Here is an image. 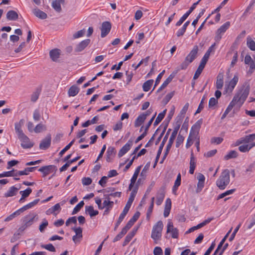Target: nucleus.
Returning a JSON list of instances; mask_svg holds the SVG:
<instances>
[{"mask_svg": "<svg viewBox=\"0 0 255 255\" xmlns=\"http://www.w3.org/2000/svg\"><path fill=\"white\" fill-rule=\"evenodd\" d=\"M46 130V127L45 125H43L42 123H40L37 125L36 127L34 128V131L35 133H39L42 131H44Z\"/></svg>", "mask_w": 255, "mask_h": 255, "instance_id": "37998d69", "label": "nucleus"}, {"mask_svg": "<svg viewBox=\"0 0 255 255\" xmlns=\"http://www.w3.org/2000/svg\"><path fill=\"white\" fill-rule=\"evenodd\" d=\"M154 255H162L163 252L160 247H156L153 251Z\"/></svg>", "mask_w": 255, "mask_h": 255, "instance_id": "774afa93", "label": "nucleus"}, {"mask_svg": "<svg viewBox=\"0 0 255 255\" xmlns=\"http://www.w3.org/2000/svg\"><path fill=\"white\" fill-rule=\"evenodd\" d=\"M85 211L91 217L95 216L99 214L98 211L95 210L94 207L92 206H86L85 207Z\"/></svg>", "mask_w": 255, "mask_h": 255, "instance_id": "cd10ccee", "label": "nucleus"}, {"mask_svg": "<svg viewBox=\"0 0 255 255\" xmlns=\"http://www.w3.org/2000/svg\"><path fill=\"white\" fill-rule=\"evenodd\" d=\"M171 130V129L170 128H169L165 134V135L164 136L161 143H160V146L159 147V148H158V151H157V155H156V158H155V163L154 164V166L153 167H155V166L156 165V164L158 161V159L159 158V157L160 156V154L162 152V149H163V148L165 145V142H166L167 139H168V135L170 133V131Z\"/></svg>", "mask_w": 255, "mask_h": 255, "instance_id": "0eeeda50", "label": "nucleus"}, {"mask_svg": "<svg viewBox=\"0 0 255 255\" xmlns=\"http://www.w3.org/2000/svg\"><path fill=\"white\" fill-rule=\"evenodd\" d=\"M202 122V119H201L197 121L192 127L186 144V147L187 148H188L192 145L193 139L198 138V134H199Z\"/></svg>", "mask_w": 255, "mask_h": 255, "instance_id": "f03ea898", "label": "nucleus"}, {"mask_svg": "<svg viewBox=\"0 0 255 255\" xmlns=\"http://www.w3.org/2000/svg\"><path fill=\"white\" fill-rule=\"evenodd\" d=\"M48 221L45 219H43L42 221V223L39 226V231L41 232H43L44 231L45 228L48 226Z\"/></svg>", "mask_w": 255, "mask_h": 255, "instance_id": "680f3d73", "label": "nucleus"}, {"mask_svg": "<svg viewBox=\"0 0 255 255\" xmlns=\"http://www.w3.org/2000/svg\"><path fill=\"white\" fill-rule=\"evenodd\" d=\"M61 210L60 203H57L53 206L51 207L50 208L48 209L46 211V214L47 215H50L51 214L54 215L55 216H56L60 212Z\"/></svg>", "mask_w": 255, "mask_h": 255, "instance_id": "ddd939ff", "label": "nucleus"}, {"mask_svg": "<svg viewBox=\"0 0 255 255\" xmlns=\"http://www.w3.org/2000/svg\"><path fill=\"white\" fill-rule=\"evenodd\" d=\"M18 17L17 13L12 10H9L6 13V18L9 20H15Z\"/></svg>", "mask_w": 255, "mask_h": 255, "instance_id": "7c9ffc66", "label": "nucleus"}, {"mask_svg": "<svg viewBox=\"0 0 255 255\" xmlns=\"http://www.w3.org/2000/svg\"><path fill=\"white\" fill-rule=\"evenodd\" d=\"M167 233H171V237L173 239H177L178 237V230L173 226L172 222L168 221L167 225Z\"/></svg>", "mask_w": 255, "mask_h": 255, "instance_id": "1a4fd4ad", "label": "nucleus"}, {"mask_svg": "<svg viewBox=\"0 0 255 255\" xmlns=\"http://www.w3.org/2000/svg\"><path fill=\"white\" fill-rule=\"evenodd\" d=\"M175 138L174 137V135L170 136L169 141H168V142L166 145V149H165V151H164L163 158L162 159V160L160 161V163H162L163 162L164 160L165 159L167 155H168V154L171 149V147L172 145V144L174 141Z\"/></svg>", "mask_w": 255, "mask_h": 255, "instance_id": "412c9836", "label": "nucleus"}, {"mask_svg": "<svg viewBox=\"0 0 255 255\" xmlns=\"http://www.w3.org/2000/svg\"><path fill=\"white\" fill-rule=\"evenodd\" d=\"M213 219V218H208L207 219L205 220L202 223L199 224L197 226H194V228L196 229V230L199 229L210 223Z\"/></svg>", "mask_w": 255, "mask_h": 255, "instance_id": "de8ad7c7", "label": "nucleus"}, {"mask_svg": "<svg viewBox=\"0 0 255 255\" xmlns=\"http://www.w3.org/2000/svg\"><path fill=\"white\" fill-rule=\"evenodd\" d=\"M198 50V46L197 45L194 46L192 50L186 57L184 61L180 65L181 69H186L188 65L196 58L197 57Z\"/></svg>", "mask_w": 255, "mask_h": 255, "instance_id": "20e7f679", "label": "nucleus"}, {"mask_svg": "<svg viewBox=\"0 0 255 255\" xmlns=\"http://www.w3.org/2000/svg\"><path fill=\"white\" fill-rule=\"evenodd\" d=\"M33 14L37 17L42 19H44L47 18V14L43 11L37 9L35 8L33 10Z\"/></svg>", "mask_w": 255, "mask_h": 255, "instance_id": "c756f323", "label": "nucleus"}, {"mask_svg": "<svg viewBox=\"0 0 255 255\" xmlns=\"http://www.w3.org/2000/svg\"><path fill=\"white\" fill-rule=\"evenodd\" d=\"M37 215L35 213H30L24 216L22 219V225L19 228V230L23 231L27 228L30 227L35 221V219H37Z\"/></svg>", "mask_w": 255, "mask_h": 255, "instance_id": "423d86ee", "label": "nucleus"}, {"mask_svg": "<svg viewBox=\"0 0 255 255\" xmlns=\"http://www.w3.org/2000/svg\"><path fill=\"white\" fill-rule=\"evenodd\" d=\"M153 83V80H148L145 82L143 85L142 88L144 92H148L151 88Z\"/></svg>", "mask_w": 255, "mask_h": 255, "instance_id": "a19ab883", "label": "nucleus"}, {"mask_svg": "<svg viewBox=\"0 0 255 255\" xmlns=\"http://www.w3.org/2000/svg\"><path fill=\"white\" fill-rule=\"evenodd\" d=\"M247 45L252 51H255V42L250 37L247 38Z\"/></svg>", "mask_w": 255, "mask_h": 255, "instance_id": "09e8293b", "label": "nucleus"}, {"mask_svg": "<svg viewBox=\"0 0 255 255\" xmlns=\"http://www.w3.org/2000/svg\"><path fill=\"white\" fill-rule=\"evenodd\" d=\"M39 201V199L34 200L33 201L29 203L28 204L24 205L22 208L23 211H25L28 209H31L36 205Z\"/></svg>", "mask_w": 255, "mask_h": 255, "instance_id": "e433bc0d", "label": "nucleus"}, {"mask_svg": "<svg viewBox=\"0 0 255 255\" xmlns=\"http://www.w3.org/2000/svg\"><path fill=\"white\" fill-rule=\"evenodd\" d=\"M133 142L131 139L128 140L127 143L123 146L119 152L118 155L120 157H122L128 151H129L132 146Z\"/></svg>", "mask_w": 255, "mask_h": 255, "instance_id": "2eb2a0df", "label": "nucleus"}, {"mask_svg": "<svg viewBox=\"0 0 255 255\" xmlns=\"http://www.w3.org/2000/svg\"><path fill=\"white\" fill-rule=\"evenodd\" d=\"M40 114L39 111L38 109H36L34 111L33 114V119L35 121H39L40 119Z\"/></svg>", "mask_w": 255, "mask_h": 255, "instance_id": "052dcab7", "label": "nucleus"}, {"mask_svg": "<svg viewBox=\"0 0 255 255\" xmlns=\"http://www.w3.org/2000/svg\"><path fill=\"white\" fill-rule=\"evenodd\" d=\"M184 140V137L182 135L180 134L178 135L176 142V147H178L180 144L183 142Z\"/></svg>", "mask_w": 255, "mask_h": 255, "instance_id": "338daca9", "label": "nucleus"}, {"mask_svg": "<svg viewBox=\"0 0 255 255\" xmlns=\"http://www.w3.org/2000/svg\"><path fill=\"white\" fill-rule=\"evenodd\" d=\"M245 63L250 66L247 73L252 74L255 70V61L252 59L250 55H247L245 58Z\"/></svg>", "mask_w": 255, "mask_h": 255, "instance_id": "9d476101", "label": "nucleus"}, {"mask_svg": "<svg viewBox=\"0 0 255 255\" xmlns=\"http://www.w3.org/2000/svg\"><path fill=\"white\" fill-rule=\"evenodd\" d=\"M165 197V191L163 188H160L157 192L156 194V204L159 206L161 204L163 199Z\"/></svg>", "mask_w": 255, "mask_h": 255, "instance_id": "4be33fe9", "label": "nucleus"}, {"mask_svg": "<svg viewBox=\"0 0 255 255\" xmlns=\"http://www.w3.org/2000/svg\"><path fill=\"white\" fill-rule=\"evenodd\" d=\"M197 4H198V2L194 3L193 4V5L190 7L189 9L176 22V26H180L183 23V22L186 19V18L189 16V15L190 14V13L196 8Z\"/></svg>", "mask_w": 255, "mask_h": 255, "instance_id": "6e6552de", "label": "nucleus"}, {"mask_svg": "<svg viewBox=\"0 0 255 255\" xmlns=\"http://www.w3.org/2000/svg\"><path fill=\"white\" fill-rule=\"evenodd\" d=\"M163 228V224L161 221H159L153 226L151 238L153 240L155 244H157V242L160 240Z\"/></svg>", "mask_w": 255, "mask_h": 255, "instance_id": "39448f33", "label": "nucleus"}, {"mask_svg": "<svg viewBox=\"0 0 255 255\" xmlns=\"http://www.w3.org/2000/svg\"><path fill=\"white\" fill-rule=\"evenodd\" d=\"M196 160L194 156L193 153L192 152L190 156V169L189 172L191 174H193L196 168Z\"/></svg>", "mask_w": 255, "mask_h": 255, "instance_id": "a878e982", "label": "nucleus"}, {"mask_svg": "<svg viewBox=\"0 0 255 255\" xmlns=\"http://www.w3.org/2000/svg\"><path fill=\"white\" fill-rule=\"evenodd\" d=\"M112 177V170H110L108 172V176H103L101 179V180L99 181V183L102 187H104L106 186V183H107L108 178L109 177Z\"/></svg>", "mask_w": 255, "mask_h": 255, "instance_id": "c03bdc74", "label": "nucleus"}, {"mask_svg": "<svg viewBox=\"0 0 255 255\" xmlns=\"http://www.w3.org/2000/svg\"><path fill=\"white\" fill-rule=\"evenodd\" d=\"M85 33V29L80 30L77 31V32H76L75 33H74L73 35V37L75 39L78 38L82 37L84 35Z\"/></svg>", "mask_w": 255, "mask_h": 255, "instance_id": "69168bd1", "label": "nucleus"}, {"mask_svg": "<svg viewBox=\"0 0 255 255\" xmlns=\"http://www.w3.org/2000/svg\"><path fill=\"white\" fill-rule=\"evenodd\" d=\"M133 188V189L132 188V189L130 190V191H131V192L130 194L129 197L128 201V202L129 203H132V202H133L134 198L137 194V189H138L137 186H135V187H134Z\"/></svg>", "mask_w": 255, "mask_h": 255, "instance_id": "4c0bfd02", "label": "nucleus"}, {"mask_svg": "<svg viewBox=\"0 0 255 255\" xmlns=\"http://www.w3.org/2000/svg\"><path fill=\"white\" fill-rule=\"evenodd\" d=\"M230 25V23L229 21H227L223 24L218 29L217 32L218 33L223 34L225 32V31L229 28Z\"/></svg>", "mask_w": 255, "mask_h": 255, "instance_id": "79ce46f5", "label": "nucleus"}, {"mask_svg": "<svg viewBox=\"0 0 255 255\" xmlns=\"http://www.w3.org/2000/svg\"><path fill=\"white\" fill-rule=\"evenodd\" d=\"M171 208V200L170 198H167L165 201L164 210V216L165 218L167 217L170 212Z\"/></svg>", "mask_w": 255, "mask_h": 255, "instance_id": "393cba45", "label": "nucleus"}, {"mask_svg": "<svg viewBox=\"0 0 255 255\" xmlns=\"http://www.w3.org/2000/svg\"><path fill=\"white\" fill-rule=\"evenodd\" d=\"M80 89L76 85L72 86L69 89L68 94L69 97H74L78 94Z\"/></svg>", "mask_w": 255, "mask_h": 255, "instance_id": "c85d7f7f", "label": "nucleus"}, {"mask_svg": "<svg viewBox=\"0 0 255 255\" xmlns=\"http://www.w3.org/2000/svg\"><path fill=\"white\" fill-rule=\"evenodd\" d=\"M238 156V153L235 150L230 151L225 156L224 159L226 160L232 158H235Z\"/></svg>", "mask_w": 255, "mask_h": 255, "instance_id": "ea45409f", "label": "nucleus"}, {"mask_svg": "<svg viewBox=\"0 0 255 255\" xmlns=\"http://www.w3.org/2000/svg\"><path fill=\"white\" fill-rule=\"evenodd\" d=\"M14 126L15 131L17 133L18 137L24 134L21 129V124L20 123H15Z\"/></svg>", "mask_w": 255, "mask_h": 255, "instance_id": "864d4df0", "label": "nucleus"}, {"mask_svg": "<svg viewBox=\"0 0 255 255\" xmlns=\"http://www.w3.org/2000/svg\"><path fill=\"white\" fill-rule=\"evenodd\" d=\"M133 237V234L128 233L125 239L123 246H126L127 245L128 243L131 240Z\"/></svg>", "mask_w": 255, "mask_h": 255, "instance_id": "e2e57ef3", "label": "nucleus"}, {"mask_svg": "<svg viewBox=\"0 0 255 255\" xmlns=\"http://www.w3.org/2000/svg\"><path fill=\"white\" fill-rule=\"evenodd\" d=\"M111 28V24L110 22L105 21L102 23L101 27V37H105L110 32Z\"/></svg>", "mask_w": 255, "mask_h": 255, "instance_id": "6ab92c4d", "label": "nucleus"}, {"mask_svg": "<svg viewBox=\"0 0 255 255\" xmlns=\"http://www.w3.org/2000/svg\"><path fill=\"white\" fill-rule=\"evenodd\" d=\"M235 189H232L225 191V192L219 195L217 198V200H219L221 199L224 198L226 196L232 194L235 192Z\"/></svg>", "mask_w": 255, "mask_h": 255, "instance_id": "a18cd8bd", "label": "nucleus"}, {"mask_svg": "<svg viewBox=\"0 0 255 255\" xmlns=\"http://www.w3.org/2000/svg\"><path fill=\"white\" fill-rule=\"evenodd\" d=\"M31 192L32 189L30 188H27L25 190L20 191L19 193L21 195V196H22V198H26L29 196Z\"/></svg>", "mask_w": 255, "mask_h": 255, "instance_id": "603ef678", "label": "nucleus"}, {"mask_svg": "<svg viewBox=\"0 0 255 255\" xmlns=\"http://www.w3.org/2000/svg\"><path fill=\"white\" fill-rule=\"evenodd\" d=\"M216 87L217 89H222L224 85V75L222 73H219L217 77L216 82Z\"/></svg>", "mask_w": 255, "mask_h": 255, "instance_id": "b1692460", "label": "nucleus"}, {"mask_svg": "<svg viewBox=\"0 0 255 255\" xmlns=\"http://www.w3.org/2000/svg\"><path fill=\"white\" fill-rule=\"evenodd\" d=\"M41 248L44 249H46L51 252H55L56 251V249L53 245L51 244H48L46 245H41Z\"/></svg>", "mask_w": 255, "mask_h": 255, "instance_id": "5fc2aeb1", "label": "nucleus"}, {"mask_svg": "<svg viewBox=\"0 0 255 255\" xmlns=\"http://www.w3.org/2000/svg\"><path fill=\"white\" fill-rule=\"evenodd\" d=\"M197 179L198 180L197 183V187L196 190V193H200L204 186V183L205 177L204 175L201 173H199L197 176Z\"/></svg>", "mask_w": 255, "mask_h": 255, "instance_id": "dca6fc26", "label": "nucleus"}, {"mask_svg": "<svg viewBox=\"0 0 255 255\" xmlns=\"http://www.w3.org/2000/svg\"><path fill=\"white\" fill-rule=\"evenodd\" d=\"M15 171L12 170L9 171L3 172L2 173H0V178L4 177H11L15 176Z\"/></svg>", "mask_w": 255, "mask_h": 255, "instance_id": "6e6d98bb", "label": "nucleus"}, {"mask_svg": "<svg viewBox=\"0 0 255 255\" xmlns=\"http://www.w3.org/2000/svg\"><path fill=\"white\" fill-rule=\"evenodd\" d=\"M51 137L50 134H47L46 137L41 141L39 144V148L41 149L45 150L49 148L51 144Z\"/></svg>", "mask_w": 255, "mask_h": 255, "instance_id": "4468645a", "label": "nucleus"}, {"mask_svg": "<svg viewBox=\"0 0 255 255\" xmlns=\"http://www.w3.org/2000/svg\"><path fill=\"white\" fill-rule=\"evenodd\" d=\"M174 76L172 75H170L162 83L161 86L158 88L157 92H159L163 89H164L172 80Z\"/></svg>", "mask_w": 255, "mask_h": 255, "instance_id": "c9c22d12", "label": "nucleus"}, {"mask_svg": "<svg viewBox=\"0 0 255 255\" xmlns=\"http://www.w3.org/2000/svg\"><path fill=\"white\" fill-rule=\"evenodd\" d=\"M250 90V86L249 84L246 83L244 85L235 95L225 112L229 114L236 105L240 108L246 100L249 94Z\"/></svg>", "mask_w": 255, "mask_h": 255, "instance_id": "f257e3e1", "label": "nucleus"}, {"mask_svg": "<svg viewBox=\"0 0 255 255\" xmlns=\"http://www.w3.org/2000/svg\"><path fill=\"white\" fill-rule=\"evenodd\" d=\"M145 119V117H144V116H143L142 114L139 115L135 121V127H138L140 126L143 123Z\"/></svg>", "mask_w": 255, "mask_h": 255, "instance_id": "f704fd0d", "label": "nucleus"}, {"mask_svg": "<svg viewBox=\"0 0 255 255\" xmlns=\"http://www.w3.org/2000/svg\"><path fill=\"white\" fill-rule=\"evenodd\" d=\"M208 59H206V58L203 57V58L201 59V61L200 62V65L198 66L197 69L196 70L194 77L193 79L196 80L197 79L199 76L200 75L201 73H202L203 70L204 69Z\"/></svg>", "mask_w": 255, "mask_h": 255, "instance_id": "9b49d317", "label": "nucleus"}, {"mask_svg": "<svg viewBox=\"0 0 255 255\" xmlns=\"http://www.w3.org/2000/svg\"><path fill=\"white\" fill-rule=\"evenodd\" d=\"M90 40L89 39H85L82 41L76 46L75 51L76 52H81L90 43Z\"/></svg>", "mask_w": 255, "mask_h": 255, "instance_id": "5701e85b", "label": "nucleus"}, {"mask_svg": "<svg viewBox=\"0 0 255 255\" xmlns=\"http://www.w3.org/2000/svg\"><path fill=\"white\" fill-rule=\"evenodd\" d=\"M254 136V135H248L246 136L245 137L240 138L238 142L239 143H246L248 144L252 141V136Z\"/></svg>", "mask_w": 255, "mask_h": 255, "instance_id": "49530a36", "label": "nucleus"}, {"mask_svg": "<svg viewBox=\"0 0 255 255\" xmlns=\"http://www.w3.org/2000/svg\"><path fill=\"white\" fill-rule=\"evenodd\" d=\"M166 113V110H164L162 112L159 113L156 118L153 125L154 127L157 126L163 120V119L164 118L165 115Z\"/></svg>", "mask_w": 255, "mask_h": 255, "instance_id": "58836bf2", "label": "nucleus"}, {"mask_svg": "<svg viewBox=\"0 0 255 255\" xmlns=\"http://www.w3.org/2000/svg\"><path fill=\"white\" fill-rule=\"evenodd\" d=\"M238 52L237 51H236L234 52V55L233 56L231 64H230L231 67H234V66H235V65L236 64V63L238 61Z\"/></svg>", "mask_w": 255, "mask_h": 255, "instance_id": "bf43d9fd", "label": "nucleus"}, {"mask_svg": "<svg viewBox=\"0 0 255 255\" xmlns=\"http://www.w3.org/2000/svg\"><path fill=\"white\" fill-rule=\"evenodd\" d=\"M218 103V100L214 97L211 98L209 101V108H214L215 106Z\"/></svg>", "mask_w": 255, "mask_h": 255, "instance_id": "0e129e2a", "label": "nucleus"}, {"mask_svg": "<svg viewBox=\"0 0 255 255\" xmlns=\"http://www.w3.org/2000/svg\"><path fill=\"white\" fill-rule=\"evenodd\" d=\"M84 202L83 201H80L73 209L72 214L75 215L77 214L81 209L83 207Z\"/></svg>", "mask_w": 255, "mask_h": 255, "instance_id": "8fccbe9b", "label": "nucleus"}, {"mask_svg": "<svg viewBox=\"0 0 255 255\" xmlns=\"http://www.w3.org/2000/svg\"><path fill=\"white\" fill-rule=\"evenodd\" d=\"M21 141V146L24 148H30L32 144L30 142L29 138L24 134L18 137Z\"/></svg>", "mask_w": 255, "mask_h": 255, "instance_id": "a211bd4d", "label": "nucleus"}, {"mask_svg": "<svg viewBox=\"0 0 255 255\" xmlns=\"http://www.w3.org/2000/svg\"><path fill=\"white\" fill-rule=\"evenodd\" d=\"M255 145V143H252L250 144H245L240 145L239 147V149L241 152H246L249 151Z\"/></svg>", "mask_w": 255, "mask_h": 255, "instance_id": "473e14b6", "label": "nucleus"}, {"mask_svg": "<svg viewBox=\"0 0 255 255\" xmlns=\"http://www.w3.org/2000/svg\"><path fill=\"white\" fill-rule=\"evenodd\" d=\"M56 170V167L53 165L42 166L38 169V171L43 173V176L45 177Z\"/></svg>", "mask_w": 255, "mask_h": 255, "instance_id": "f8f14e48", "label": "nucleus"}, {"mask_svg": "<svg viewBox=\"0 0 255 255\" xmlns=\"http://www.w3.org/2000/svg\"><path fill=\"white\" fill-rule=\"evenodd\" d=\"M230 172L229 169H224L217 180L216 184L220 190H224L230 182Z\"/></svg>", "mask_w": 255, "mask_h": 255, "instance_id": "7ed1b4c3", "label": "nucleus"}, {"mask_svg": "<svg viewBox=\"0 0 255 255\" xmlns=\"http://www.w3.org/2000/svg\"><path fill=\"white\" fill-rule=\"evenodd\" d=\"M204 100H205V97H203V98L202 99L199 105V106H198V108L197 109V110H196L195 114H199L200 113L201 111L204 109Z\"/></svg>", "mask_w": 255, "mask_h": 255, "instance_id": "13d9d810", "label": "nucleus"}, {"mask_svg": "<svg viewBox=\"0 0 255 255\" xmlns=\"http://www.w3.org/2000/svg\"><path fill=\"white\" fill-rule=\"evenodd\" d=\"M49 55L53 61H56L60 55V50L58 49H52L50 51Z\"/></svg>", "mask_w": 255, "mask_h": 255, "instance_id": "bb28decb", "label": "nucleus"}, {"mask_svg": "<svg viewBox=\"0 0 255 255\" xmlns=\"http://www.w3.org/2000/svg\"><path fill=\"white\" fill-rule=\"evenodd\" d=\"M141 167V166H139L136 168V169L134 172V174L130 179V183L129 185L128 189V190H131L132 189V188H133V187L134 185V184L136 182V180L137 179V176H138L139 173L140 171Z\"/></svg>", "mask_w": 255, "mask_h": 255, "instance_id": "aec40b11", "label": "nucleus"}, {"mask_svg": "<svg viewBox=\"0 0 255 255\" xmlns=\"http://www.w3.org/2000/svg\"><path fill=\"white\" fill-rule=\"evenodd\" d=\"M18 190V189L14 186H11L8 190L5 193L4 196L5 197H12L15 195Z\"/></svg>", "mask_w": 255, "mask_h": 255, "instance_id": "2f4dec72", "label": "nucleus"}, {"mask_svg": "<svg viewBox=\"0 0 255 255\" xmlns=\"http://www.w3.org/2000/svg\"><path fill=\"white\" fill-rule=\"evenodd\" d=\"M239 81V77L237 75H235L233 78L226 85L227 91L232 92Z\"/></svg>", "mask_w": 255, "mask_h": 255, "instance_id": "f3484780", "label": "nucleus"}, {"mask_svg": "<svg viewBox=\"0 0 255 255\" xmlns=\"http://www.w3.org/2000/svg\"><path fill=\"white\" fill-rule=\"evenodd\" d=\"M40 95V91L38 90H37L36 91L34 92L32 95H31V101L33 102H36Z\"/></svg>", "mask_w": 255, "mask_h": 255, "instance_id": "4d7b16f0", "label": "nucleus"}, {"mask_svg": "<svg viewBox=\"0 0 255 255\" xmlns=\"http://www.w3.org/2000/svg\"><path fill=\"white\" fill-rule=\"evenodd\" d=\"M216 45V43H214L213 44H212L208 49V50L205 53V55H204V57L206 58L207 59H209L210 55L211 54V53L212 52L215 51V47Z\"/></svg>", "mask_w": 255, "mask_h": 255, "instance_id": "3c124183", "label": "nucleus"}, {"mask_svg": "<svg viewBox=\"0 0 255 255\" xmlns=\"http://www.w3.org/2000/svg\"><path fill=\"white\" fill-rule=\"evenodd\" d=\"M64 2V0H55L52 2V7L56 11L60 12L61 10V4Z\"/></svg>", "mask_w": 255, "mask_h": 255, "instance_id": "72a5a7b5", "label": "nucleus"}]
</instances>
